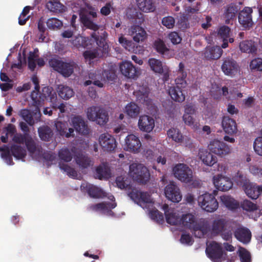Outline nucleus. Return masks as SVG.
Here are the masks:
<instances>
[{
    "mask_svg": "<svg viewBox=\"0 0 262 262\" xmlns=\"http://www.w3.org/2000/svg\"><path fill=\"white\" fill-rule=\"evenodd\" d=\"M222 203L229 210H233L239 207L238 202L229 195H222L220 197Z\"/></svg>",
    "mask_w": 262,
    "mask_h": 262,
    "instance_id": "obj_37",
    "label": "nucleus"
},
{
    "mask_svg": "<svg viewBox=\"0 0 262 262\" xmlns=\"http://www.w3.org/2000/svg\"><path fill=\"white\" fill-rule=\"evenodd\" d=\"M120 71L125 77L134 78L137 77L139 72L130 61H125L120 64Z\"/></svg>",
    "mask_w": 262,
    "mask_h": 262,
    "instance_id": "obj_22",
    "label": "nucleus"
},
{
    "mask_svg": "<svg viewBox=\"0 0 262 262\" xmlns=\"http://www.w3.org/2000/svg\"><path fill=\"white\" fill-rule=\"evenodd\" d=\"M198 156L203 163L206 166L211 167L217 164V158L207 150L200 149Z\"/></svg>",
    "mask_w": 262,
    "mask_h": 262,
    "instance_id": "obj_26",
    "label": "nucleus"
},
{
    "mask_svg": "<svg viewBox=\"0 0 262 262\" xmlns=\"http://www.w3.org/2000/svg\"><path fill=\"white\" fill-rule=\"evenodd\" d=\"M148 64L151 70L155 73L161 74L163 72L164 66L160 59L150 58L148 60Z\"/></svg>",
    "mask_w": 262,
    "mask_h": 262,
    "instance_id": "obj_41",
    "label": "nucleus"
},
{
    "mask_svg": "<svg viewBox=\"0 0 262 262\" xmlns=\"http://www.w3.org/2000/svg\"><path fill=\"white\" fill-rule=\"evenodd\" d=\"M213 233L220 234L226 241H229L232 237L233 227L230 223L224 219L213 221L212 225Z\"/></svg>",
    "mask_w": 262,
    "mask_h": 262,
    "instance_id": "obj_3",
    "label": "nucleus"
},
{
    "mask_svg": "<svg viewBox=\"0 0 262 262\" xmlns=\"http://www.w3.org/2000/svg\"><path fill=\"white\" fill-rule=\"evenodd\" d=\"M238 11V7L233 4L229 5L224 13L225 17L227 20L233 19L236 17V14Z\"/></svg>",
    "mask_w": 262,
    "mask_h": 262,
    "instance_id": "obj_51",
    "label": "nucleus"
},
{
    "mask_svg": "<svg viewBox=\"0 0 262 262\" xmlns=\"http://www.w3.org/2000/svg\"><path fill=\"white\" fill-rule=\"evenodd\" d=\"M206 253L208 257L213 262H221V259L226 256V253L224 252L221 243L215 241L211 242L207 246Z\"/></svg>",
    "mask_w": 262,
    "mask_h": 262,
    "instance_id": "obj_9",
    "label": "nucleus"
},
{
    "mask_svg": "<svg viewBox=\"0 0 262 262\" xmlns=\"http://www.w3.org/2000/svg\"><path fill=\"white\" fill-rule=\"evenodd\" d=\"M99 142L104 151H112L117 146L115 139L112 135L107 133L102 134L100 136Z\"/></svg>",
    "mask_w": 262,
    "mask_h": 262,
    "instance_id": "obj_20",
    "label": "nucleus"
},
{
    "mask_svg": "<svg viewBox=\"0 0 262 262\" xmlns=\"http://www.w3.org/2000/svg\"><path fill=\"white\" fill-rule=\"evenodd\" d=\"M174 177L179 180L186 183L191 182L193 180L192 171L186 164L179 163L172 168Z\"/></svg>",
    "mask_w": 262,
    "mask_h": 262,
    "instance_id": "obj_8",
    "label": "nucleus"
},
{
    "mask_svg": "<svg viewBox=\"0 0 262 262\" xmlns=\"http://www.w3.org/2000/svg\"><path fill=\"white\" fill-rule=\"evenodd\" d=\"M168 94L171 99L178 102H182L185 99V95L183 90L176 86H171L168 89Z\"/></svg>",
    "mask_w": 262,
    "mask_h": 262,
    "instance_id": "obj_33",
    "label": "nucleus"
},
{
    "mask_svg": "<svg viewBox=\"0 0 262 262\" xmlns=\"http://www.w3.org/2000/svg\"><path fill=\"white\" fill-rule=\"evenodd\" d=\"M47 8L56 13H61L65 11L66 7L57 0L49 1L46 4Z\"/></svg>",
    "mask_w": 262,
    "mask_h": 262,
    "instance_id": "obj_36",
    "label": "nucleus"
},
{
    "mask_svg": "<svg viewBox=\"0 0 262 262\" xmlns=\"http://www.w3.org/2000/svg\"><path fill=\"white\" fill-rule=\"evenodd\" d=\"M0 151L3 152L2 153V157L5 160V162L8 165L14 164L11 155V152L10 150V148L8 146L4 145L3 147H0Z\"/></svg>",
    "mask_w": 262,
    "mask_h": 262,
    "instance_id": "obj_52",
    "label": "nucleus"
},
{
    "mask_svg": "<svg viewBox=\"0 0 262 262\" xmlns=\"http://www.w3.org/2000/svg\"><path fill=\"white\" fill-rule=\"evenodd\" d=\"M51 88L49 86H45L42 89L41 92L33 91L31 94V97L34 103L38 105L45 100H52L54 94H52Z\"/></svg>",
    "mask_w": 262,
    "mask_h": 262,
    "instance_id": "obj_14",
    "label": "nucleus"
},
{
    "mask_svg": "<svg viewBox=\"0 0 262 262\" xmlns=\"http://www.w3.org/2000/svg\"><path fill=\"white\" fill-rule=\"evenodd\" d=\"M107 34L105 31L104 32L103 35H99L98 32H93L91 34V37L93 39V41L96 42L97 46L99 47V50H101L102 52H106L108 46L106 42V36L105 35Z\"/></svg>",
    "mask_w": 262,
    "mask_h": 262,
    "instance_id": "obj_30",
    "label": "nucleus"
},
{
    "mask_svg": "<svg viewBox=\"0 0 262 262\" xmlns=\"http://www.w3.org/2000/svg\"><path fill=\"white\" fill-rule=\"evenodd\" d=\"M111 174L110 168L106 163H102L96 169V177L99 180L108 179Z\"/></svg>",
    "mask_w": 262,
    "mask_h": 262,
    "instance_id": "obj_32",
    "label": "nucleus"
},
{
    "mask_svg": "<svg viewBox=\"0 0 262 262\" xmlns=\"http://www.w3.org/2000/svg\"><path fill=\"white\" fill-rule=\"evenodd\" d=\"M183 120L186 125L190 126L193 129L196 130L199 128V122L192 116V115L184 114Z\"/></svg>",
    "mask_w": 262,
    "mask_h": 262,
    "instance_id": "obj_47",
    "label": "nucleus"
},
{
    "mask_svg": "<svg viewBox=\"0 0 262 262\" xmlns=\"http://www.w3.org/2000/svg\"><path fill=\"white\" fill-rule=\"evenodd\" d=\"M244 189L249 198L253 200H256L258 198V192L256 184L250 182Z\"/></svg>",
    "mask_w": 262,
    "mask_h": 262,
    "instance_id": "obj_43",
    "label": "nucleus"
},
{
    "mask_svg": "<svg viewBox=\"0 0 262 262\" xmlns=\"http://www.w3.org/2000/svg\"><path fill=\"white\" fill-rule=\"evenodd\" d=\"M80 20L83 25L87 28L96 31L98 30L99 27L98 25L92 21L88 15L82 14L80 15Z\"/></svg>",
    "mask_w": 262,
    "mask_h": 262,
    "instance_id": "obj_49",
    "label": "nucleus"
},
{
    "mask_svg": "<svg viewBox=\"0 0 262 262\" xmlns=\"http://www.w3.org/2000/svg\"><path fill=\"white\" fill-rule=\"evenodd\" d=\"M99 51H100L102 54L105 52H102L101 50H99V47L98 46L97 49H95L93 51L87 50L83 52V55L85 59H89L90 60H93L99 56Z\"/></svg>",
    "mask_w": 262,
    "mask_h": 262,
    "instance_id": "obj_58",
    "label": "nucleus"
},
{
    "mask_svg": "<svg viewBox=\"0 0 262 262\" xmlns=\"http://www.w3.org/2000/svg\"><path fill=\"white\" fill-rule=\"evenodd\" d=\"M223 50L219 46L207 47L204 52V58L207 60H216L223 54Z\"/></svg>",
    "mask_w": 262,
    "mask_h": 262,
    "instance_id": "obj_27",
    "label": "nucleus"
},
{
    "mask_svg": "<svg viewBox=\"0 0 262 262\" xmlns=\"http://www.w3.org/2000/svg\"><path fill=\"white\" fill-rule=\"evenodd\" d=\"M253 147L257 154L262 156V137H257L255 140Z\"/></svg>",
    "mask_w": 262,
    "mask_h": 262,
    "instance_id": "obj_64",
    "label": "nucleus"
},
{
    "mask_svg": "<svg viewBox=\"0 0 262 262\" xmlns=\"http://www.w3.org/2000/svg\"><path fill=\"white\" fill-rule=\"evenodd\" d=\"M72 125L75 130L82 135H88L90 133V129L88 124L80 116H75L72 118Z\"/></svg>",
    "mask_w": 262,
    "mask_h": 262,
    "instance_id": "obj_21",
    "label": "nucleus"
},
{
    "mask_svg": "<svg viewBox=\"0 0 262 262\" xmlns=\"http://www.w3.org/2000/svg\"><path fill=\"white\" fill-rule=\"evenodd\" d=\"M217 194V191L214 190L212 194L205 193L200 195L198 198L199 205L207 212H214L219 207L218 202L215 198Z\"/></svg>",
    "mask_w": 262,
    "mask_h": 262,
    "instance_id": "obj_4",
    "label": "nucleus"
},
{
    "mask_svg": "<svg viewBox=\"0 0 262 262\" xmlns=\"http://www.w3.org/2000/svg\"><path fill=\"white\" fill-rule=\"evenodd\" d=\"M10 150L12 155L18 160L25 158L27 155L26 149L20 145L16 144L12 145Z\"/></svg>",
    "mask_w": 262,
    "mask_h": 262,
    "instance_id": "obj_40",
    "label": "nucleus"
},
{
    "mask_svg": "<svg viewBox=\"0 0 262 262\" xmlns=\"http://www.w3.org/2000/svg\"><path fill=\"white\" fill-rule=\"evenodd\" d=\"M38 133L40 139L45 141H49L53 135L51 128L47 125L40 126L38 128Z\"/></svg>",
    "mask_w": 262,
    "mask_h": 262,
    "instance_id": "obj_38",
    "label": "nucleus"
},
{
    "mask_svg": "<svg viewBox=\"0 0 262 262\" xmlns=\"http://www.w3.org/2000/svg\"><path fill=\"white\" fill-rule=\"evenodd\" d=\"M222 126L225 133L230 135H234L237 132L235 120L228 116L223 117Z\"/></svg>",
    "mask_w": 262,
    "mask_h": 262,
    "instance_id": "obj_24",
    "label": "nucleus"
},
{
    "mask_svg": "<svg viewBox=\"0 0 262 262\" xmlns=\"http://www.w3.org/2000/svg\"><path fill=\"white\" fill-rule=\"evenodd\" d=\"M119 42L127 51L131 52L134 50L135 46L132 41L126 39L123 36L119 38Z\"/></svg>",
    "mask_w": 262,
    "mask_h": 262,
    "instance_id": "obj_62",
    "label": "nucleus"
},
{
    "mask_svg": "<svg viewBox=\"0 0 262 262\" xmlns=\"http://www.w3.org/2000/svg\"><path fill=\"white\" fill-rule=\"evenodd\" d=\"M165 217L168 224L172 225L181 224V218L176 212H170L168 214H166Z\"/></svg>",
    "mask_w": 262,
    "mask_h": 262,
    "instance_id": "obj_54",
    "label": "nucleus"
},
{
    "mask_svg": "<svg viewBox=\"0 0 262 262\" xmlns=\"http://www.w3.org/2000/svg\"><path fill=\"white\" fill-rule=\"evenodd\" d=\"M166 197L173 202L178 203L182 200V194L179 187L174 182H170L164 189Z\"/></svg>",
    "mask_w": 262,
    "mask_h": 262,
    "instance_id": "obj_15",
    "label": "nucleus"
},
{
    "mask_svg": "<svg viewBox=\"0 0 262 262\" xmlns=\"http://www.w3.org/2000/svg\"><path fill=\"white\" fill-rule=\"evenodd\" d=\"M49 64L55 71L66 78L72 75L77 66L76 63L74 61L66 62L59 57L52 58L49 60Z\"/></svg>",
    "mask_w": 262,
    "mask_h": 262,
    "instance_id": "obj_2",
    "label": "nucleus"
},
{
    "mask_svg": "<svg viewBox=\"0 0 262 262\" xmlns=\"http://www.w3.org/2000/svg\"><path fill=\"white\" fill-rule=\"evenodd\" d=\"M58 93L61 98L68 100L74 95V92L70 87L60 84L58 87Z\"/></svg>",
    "mask_w": 262,
    "mask_h": 262,
    "instance_id": "obj_42",
    "label": "nucleus"
},
{
    "mask_svg": "<svg viewBox=\"0 0 262 262\" xmlns=\"http://www.w3.org/2000/svg\"><path fill=\"white\" fill-rule=\"evenodd\" d=\"M12 141L17 144L25 143L28 151L30 155H33L36 151H39V148L36 142L32 137L27 134H22L16 133L13 138Z\"/></svg>",
    "mask_w": 262,
    "mask_h": 262,
    "instance_id": "obj_7",
    "label": "nucleus"
},
{
    "mask_svg": "<svg viewBox=\"0 0 262 262\" xmlns=\"http://www.w3.org/2000/svg\"><path fill=\"white\" fill-rule=\"evenodd\" d=\"M241 207L245 210L248 211H254L258 209V206L251 201L245 200L241 203Z\"/></svg>",
    "mask_w": 262,
    "mask_h": 262,
    "instance_id": "obj_59",
    "label": "nucleus"
},
{
    "mask_svg": "<svg viewBox=\"0 0 262 262\" xmlns=\"http://www.w3.org/2000/svg\"><path fill=\"white\" fill-rule=\"evenodd\" d=\"M250 67L252 70L262 71V59L258 58L253 59L250 62Z\"/></svg>",
    "mask_w": 262,
    "mask_h": 262,
    "instance_id": "obj_63",
    "label": "nucleus"
},
{
    "mask_svg": "<svg viewBox=\"0 0 262 262\" xmlns=\"http://www.w3.org/2000/svg\"><path fill=\"white\" fill-rule=\"evenodd\" d=\"M74 159L76 163L81 169L87 168L93 164L91 158L81 152L76 153L74 155Z\"/></svg>",
    "mask_w": 262,
    "mask_h": 262,
    "instance_id": "obj_31",
    "label": "nucleus"
},
{
    "mask_svg": "<svg viewBox=\"0 0 262 262\" xmlns=\"http://www.w3.org/2000/svg\"><path fill=\"white\" fill-rule=\"evenodd\" d=\"M88 118L101 125H104L108 121V114L106 110L102 107L93 106L87 109Z\"/></svg>",
    "mask_w": 262,
    "mask_h": 262,
    "instance_id": "obj_6",
    "label": "nucleus"
},
{
    "mask_svg": "<svg viewBox=\"0 0 262 262\" xmlns=\"http://www.w3.org/2000/svg\"><path fill=\"white\" fill-rule=\"evenodd\" d=\"M133 39L136 42L143 41L147 37L145 30L139 26H135L131 28Z\"/></svg>",
    "mask_w": 262,
    "mask_h": 262,
    "instance_id": "obj_34",
    "label": "nucleus"
},
{
    "mask_svg": "<svg viewBox=\"0 0 262 262\" xmlns=\"http://www.w3.org/2000/svg\"><path fill=\"white\" fill-rule=\"evenodd\" d=\"M151 219L159 224H162L164 223V216L159 210H152L149 212Z\"/></svg>",
    "mask_w": 262,
    "mask_h": 262,
    "instance_id": "obj_61",
    "label": "nucleus"
},
{
    "mask_svg": "<svg viewBox=\"0 0 262 262\" xmlns=\"http://www.w3.org/2000/svg\"><path fill=\"white\" fill-rule=\"evenodd\" d=\"M153 47L156 51L165 57L166 54L169 51V49L167 48L164 42L161 39L156 40L154 42Z\"/></svg>",
    "mask_w": 262,
    "mask_h": 262,
    "instance_id": "obj_44",
    "label": "nucleus"
},
{
    "mask_svg": "<svg viewBox=\"0 0 262 262\" xmlns=\"http://www.w3.org/2000/svg\"><path fill=\"white\" fill-rule=\"evenodd\" d=\"M221 69L225 75L233 77L238 72L239 66L232 58L226 57L223 59Z\"/></svg>",
    "mask_w": 262,
    "mask_h": 262,
    "instance_id": "obj_12",
    "label": "nucleus"
},
{
    "mask_svg": "<svg viewBox=\"0 0 262 262\" xmlns=\"http://www.w3.org/2000/svg\"><path fill=\"white\" fill-rule=\"evenodd\" d=\"M238 256L241 262H251V254L245 248L239 247L238 250Z\"/></svg>",
    "mask_w": 262,
    "mask_h": 262,
    "instance_id": "obj_55",
    "label": "nucleus"
},
{
    "mask_svg": "<svg viewBox=\"0 0 262 262\" xmlns=\"http://www.w3.org/2000/svg\"><path fill=\"white\" fill-rule=\"evenodd\" d=\"M125 148L127 151L133 153L140 151L141 142L138 137L134 134H129L125 138Z\"/></svg>",
    "mask_w": 262,
    "mask_h": 262,
    "instance_id": "obj_19",
    "label": "nucleus"
},
{
    "mask_svg": "<svg viewBox=\"0 0 262 262\" xmlns=\"http://www.w3.org/2000/svg\"><path fill=\"white\" fill-rule=\"evenodd\" d=\"M213 183L215 188L221 191H228L232 187L233 183L231 179L222 174H217L213 177Z\"/></svg>",
    "mask_w": 262,
    "mask_h": 262,
    "instance_id": "obj_16",
    "label": "nucleus"
},
{
    "mask_svg": "<svg viewBox=\"0 0 262 262\" xmlns=\"http://www.w3.org/2000/svg\"><path fill=\"white\" fill-rule=\"evenodd\" d=\"M125 112L128 116L135 118L139 115L140 108L135 103L130 102L125 106Z\"/></svg>",
    "mask_w": 262,
    "mask_h": 262,
    "instance_id": "obj_46",
    "label": "nucleus"
},
{
    "mask_svg": "<svg viewBox=\"0 0 262 262\" xmlns=\"http://www.w3.org/2000/svg\"><path fill=\"white\" fill-rule=\"evenodd\" d=\"M20 116L30 126H32L34 124L32 115L30 111L28 109L21 110L20 112Z\"/></svg>",
    "mask_w": 262,
    "mask_h": 262,
    "instance_id": "obj_57",
    "label": "nucleus"
},
{
    "mask_svg": "<svg viewBox=\"0 0 262 262\" xmlns=\"http://www.w3.org/2000/svg\"><path fill=\"white\" fill-rule=\"evenodd\" d=\"M150 90L147 86H142L139 90L134 92L136 101L143 105L149 106L151 103V99L149 97Z\"/></svg>",
    "mask_w": 262,
    "mask_h": 262,
    "instance_id": "obj_18",
    "label": "nucleus"
},
{
    "mask_svg": "<svg viewBox=\"0 0 262 262\" xmlns=\"http://www.w3.org/2000/svg\"><path fill=\"white\" fill-rule=\"evenodd\" d=\"M252 12L253 10L251 8L246 7L238 13V21L246 29L251 28L254 24L251 15Z\"/></svg>",
    "mask_w": 262,
    "mask_h": 262,
    "instance_id": "obj_17",
    "label": "nucleus"
},
{
    "mask_svg": "<svg viewBox=\"0 0 262 262\" xmlns=\"http://www.w3.org/2000/svg\"><path fill=\"white\" fill-rule=\"evenodd\" d=\"M81 189L85 190L90 197L93 198H103L106 196V193L100 188L90 183H83Z\"/></svg>",
    "mask_w": 262,
    "mask_h": 262,
    "instance_id": "obj_23",
    "label": "nucleus"
},
{
    "mask_svg": "<svg viewBox=\"0 0 262 262\" xmlns=\"http://www.w3.org/2000/svg\"><path fill=\"white\" fill-rule=\"evenodd\" d=\"M128 195L133 201L143 208L153 203L148 193L140 191L135 188L133 189Z\"/></svg>",
    "mask_w": 262,
    "mask_h": 262,
    "instance_id": "obj_10",
    "label": "nucleus"
},
{
    "mask_svg": "<svg viewBox=\"0 0 262 262\" xmlns=\"http://www.w3.org/2000/svg\"><path fill=\"white\" fill-rule=\"evenodd\" d=\"M110 199L113 202H102L96 204H92L89 206L88 208L93 211H101L104 213L113 215L114 212L111 209L116 207L117 203L115 202V198L113 195H111Z\"/></svg>",
    "mask_w": 262,
    "mask_h": 262,
    "instance_id": "obj_13",
    "label": "nucleus"
},
{
    "mask_svg": "<svg viewBox=\"0 0 262 262\" xmlns=\"http://www.w3.org/2000/svg\"><path fill=\"white\" fill-rule=\"evenodd\" d=\"M208 148L212 153L221 157H223L231 152L230 146L223 141L217 139L210 141Z\"/></svg>",
    "mask_w": 262,
    "mask_h": 262,
    "instance_id": "obj_11",
    "label": "nucleus"
},
{
    "mask_svg": "<svg viewBox=\"0 0 262 262\" xmlns=\"http://www.w3.org/2000/svg\"><path fill=\"white\" fill-rule=\"evenodd\" d=\"M58 166L60 169L66 172L67 175L73 179H76L77 177L78 174L77 171L68 164L60 162H59Z\"/></svg>",
    "mask_w": 262,
    "mask_h": 262,
    "instance_id": "obj_48",
    "label": "nucleus"
},
{
    "mask_svg": "<svg viewBox=\"0 0 262 262\" xmlns=\"http://www.w3.org/2000/svg\"><path fill=\"white\" fill-rule=\"evenodd\" d=\"M89 80H86L84 85L88 86L93 84L99 88H102L103 86V81H105L103 78L102 75L100 72H92L89 74Z\"/></svg>",
    "mask_w": 262,
    "mask_h": 262,
    "instance_id": "obj_28",
    "label": "nucleus"
},
{
    "mask_svg": "<svg viewBox=\"0 0 262 262\" xmlns=\"http://www.w3.org/2000/svg\"><path fill=\"white\" fill-rule=\"evenodd\" d=\"M235 237L244 244L249 243L251 239V233L249 229L246 228H238L234 232Z\"/></svg>",
    "mask_w": 262,
    "mask_h": 262,
    "instance_id": "obj_29",
    "label": "nucleus"
},
{
    "mask_svg": "<svg viewBox=\"0 0 262 262\" xmlns=\"http://www.w3.org/2000/svg\"><path fill=\"white\" fill-rule=\"evenodd\" d=\"M59 159L65 162H70L73 158L72 152L68 148H62L58 151Z\"/></svg>",
    "mask_w": 262,
    "mask_h": 262,
    "instance_id": "obj_53",
    "label": "nucleus"
},
{
    "mask_svg": "<svg viewBox=\"0 0 262 262\" xmlns=\"http://www.w3.org/2000/svg\"><path fill=\"white\" fill-rule=\"evenodd\" d=\"M138 126L141 130L149 133L155 127V120L147 115L141 116L138 121Z\"/></svg>",
    "mask_w": 262,
    "mask_h": 262,
    "instance_id": "obj_25",
    "label": "nucleus"
},
{
    "mask_svg": "<svg viewBox=\"0 0 262 262\" xmlns=\"http://www.w3.org/2000/svg\"><path fill=\"white\" fill-rule=\"evenodd\" d=\"M129 173L134 180L139 183L146 184L149 180V170L142 164L133 163L130 165Z\"/></svg>",
    "mask_w": 262,
    "mask_h": 262,
    "instance_id": "obj_5",
    "label": "nucleus"
},
{
    "mask_svg": "<svg viewBox=\"0 0 262 262\" xmlns=\"http://www.w3.org/2000/svg\"><path fill=\"white\" fill-rule=\"evenodd\" d=\"M39 57L38 54L30 52L28 58V68L31 71H34L36 65V58Z\"/></svg>",
    "mask_w": 262,
    "mask_h": 262,
    "instance_id": "obj_60",
    "label": "nucleus"
},
{
    "mask_svg": "<svg viewBox=\"0 0 262 262\" xmlns=\"http://www.w3.org/2000/svg\"><path fill=\"white\" fill-rule=\"evenodd\" d=\"M181 224L192 229L195 237L201 238L206 235L208 231L207 225L198 223L194 215L191 213L183 214L181 217Z\"/></svg>",
    "mask_w": 262,
    "mask_h": 262,
    "instance_id": "obj_1",
    "label": "nucleus"
},
{
    "mask_svg": "<svg viewBox=\"0 0 262 262\" xmlns=\"http://www.w3.org/2000/svg\"><path fill=\"white\" fill-rule=\"evenodd\" d=\"M167 136L174 141L179 143L183 141V135L179 129L171 128L167 131Z\"/></svg>",
    "mask_w": 262,
    "mask_h": 262,
    "instance_id": "obj_50",
    "label": "nucleus"
},
{
    "mask_svg": "<svg viewBox=\"0 0 262 262\" xmlns=\"http://www.w3.org/2000/svg\"><path fill=\"white\" fill-rule=\"evenodd\" d=\"M46 24L48 28L52 30L59 29L62 26V22L54 17L48 19Z\"/></svg>",
    "mask_w": 262,
    "mask_h": 262,
    "instance_id": "obj_56",
    "label": "nucleus"
},
{
    "mask_svg": "<svg viewBox=\"0 0 262 262\" xmlns=\"http://www.w3.org/2000/svg\"><path fill=\"white\" fill-rule=\"evenodd\" d=\"M234 182L239 186L244 188L249 183V180L242 172L238 171L233 177Z\"/></svg>",
    "mask_w": 262,
    "mask_h": 262,
    "instance_id": "obj_45",
    "label": "nucleus"
},
{
    "mask_svg": "<svg viewBox=\"0 0 262 262\" xmlns=\"http://www.w3.org/2000/svg\"><path fill=\"white\" fill-rule=\"evenodd\" d=\"M136 1L138 8L143 12H153L156 9L152 0H136Z\"/></svg>",
    "mask_w": 262,
    "mask_h": 262,
    "instance_id": "obj_35",
    "label": "nucleus"
},
{
    "mask_svg": "<svg viewBox=\"0 0 262 262\" xmlns=\"http://www.w3.org/2000/svg\"><path fill=\"white\" fill-rule=\"evenodd\" d=\"M239 47L241 51L245 53L252 54L257 51V48L252 40H244L240 42Z\"/></svg>",
    "mask_w": 262,
    "mask_h": 262,
    "instance_id": "obj_39",
    "label": "nucleus"
}]
</instances>
